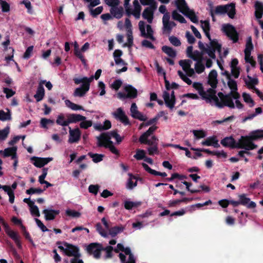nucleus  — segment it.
Masks as SVG:
<instances>
[{"instance_id": "58836bf2", "label": "nucleus", "mask_w": 263, "mask_h": 263, "mask_svg": "<svg viewBox=\"0 0 263 263\" xmlns=\"http://www.w3.org/2000/svg\"><path fill=\"white\" fill-rule=\"evenodd\" d=\"M65 104L67 107L71 108L72 110H84L83 106L81 105H77L72 102H71L69 100H66L65 101Z\"/></svg>"}, {"instance_id": "20e7f679", "label": "nucleus", "mask_w": 263, "mask_h": 263, "mask_svg": "<svg viewBox=\"0 0 263 263\" xmlns=\"http://www.w3.org/2000/svg\"><path fill=\"white\" fill-rule=\"evenodd\" d=\"M206 46L208 47V49L205 52L211 58L214 60L216 59L215 51H217L219 58L222 59L221 45L218 42L216 39H213L212 41L210 42L209 45L206 44Z\"/></svg>"}, {"instance_id": "473e14b6", "label": "nucleus", "mask_w": 263, "mask_h": 263, "mask_svg": "<svg viewBox=\"0 0 263 263\" xmlns=\"http://www.w3.org/2000/svg\"><path fill=\"white\" fill-rule=\"evenodd\" d=\"M247 77L249 80V81L245 80V83L247 85V87L249 89H251L253 90L254 88H256L255 87V85H257L258 84V80L256 78H253L250 76H248Z\"/></svg>"}, {"instance_id": "39448f33", "label": "nucleus", "mask_w": 263, "mask_h": 263, "mask_svg": "<svg viewBox=\"0 0 263 263\" xmlns=\"http://www.w3.org/2000/svg\"><path fill=\"white\" fill-rule=\"evenodd\" d=\"M126 93L119 92L117 93V97L121 100H125L126 99H135L137 97V90L132 85H128L124 87V88Z\"/></svg>"}, {"instance_id": "2eb2a0df", "label": "nucleus", "mask_w": 263, "mask_h": 263, "mask_svg": "<svg viewBox=\"0 0 263 263\" xmlns=\"http://www.w3.org/2000/svg\"><path fill=\"white\" fill-rule=\"evenodd\" d=\"M240 204L247 206L248 209H254L256 206L255 202L251 201L249 198H248L245 194H242L238 195Z\"/></svg>"}, {"instance_id": "a19ab883", "label": "nucleus", "mask_w": 263, "mask_h": 263, "mask_svg": "<svg viewBox=\"0 0 263 263\" xmlns=\"http://www.w3.org/2000/svg\"><path fill=\"white\" fill-rule=\"evenodd\" d=\"M192 63V62L190 60H181L179 62V65L184 71H187L186 70L191 67Z\"/></svg>"}, {"instance_id": "bf43d9fd", "label": "nucleus", "mask_w": 263, "mask_h": 263, "mask_svg": "<svg viewBox=\"0 0 263 263\" xmlns=\"http://www.w3.org/2000/svg\"><path fill=\"white\" fill-rule=\"evenodd\" d=\"M0 6L3 12H7L10 11V5L6 1L0 0Z\"/></svg>"}, {"instance_id": "774afa93", "label": "nucleus", "mask_w": 263, "mask_h": 263, "mask_svg": "<svg viewBox=\"0 0 263 263\" xmlns=\"http://www.w3.org/2000/svg\"><path fill=\"white\" fill-rule=\"evenodd\" d=\"M99 187H100V186L98 184H97V185L91 184L88 187V191L89 193L96 195L98 193Z\"/></svg>"}, {"instance_id": "aec40b11", "label": "nucleus", "mask_w": 263, "mask_h": 263, "mask_svg": "<svg viewBox=\"0 0 263 263\" xmlns=\"http://www.w3.org/2000/svg\"><path fill=\"white\" fill-rule=\"evenodd\" d=\"M52 158H40L36 157H33L31 158V160H34L33 164L37 167H42L48 163L52 161Z\"/></svg>"}, {"instance_id": "13d9d810", "label": "nucleus", "mask_w": 263, "mask_h": 263, "mask_svg": "<svg viewBox=\"0 0 263 263\" xmlns=\"http://www.w3.org/2000/svg\"><path fill=\"white\" fill-rule=\"evenodd\" d=\"M228 85L231 90L235 91L238 89L236 82L231 78L228 80Z\"/></svg>"}, {"instance_id": "69168bd1", "label": "nucleus", "mask_w": 263, "mask_h": 263, "mask_svg": "<svg viewBox=\"0 0 263 263\" xmlns=\"http://www.w3.org/2000/svg\"><path fill=\"white\" fill-rule=\"evenodd\" d=\"M114 250V248L111 246H107L105 248H103V251H106V258H111L112 257V251Z\"/></svg>"}, {"instance_id": "1a4fd4ad", "label": "nucleus", "mask_w": 263, "mask_h": 263, "mask_svg": "<svg viewBox=\"0 0 263 263\" xmlns=\"http://www.w3.org/2000/svg\"><path fill=\"white\" fill-rule=\"evenodd\" d=\"M126 14L128 15L134 16H140L141 11V7L138 0H134L133 5H129L125 8Z\"/></svg>"}, {"instance_id": "ddd939ff", "label": "nucleus", "mask_w": 263, "mask_h": 263, "mask_svg": "<svg viewBox=\"0 0 263 263\" xmlns=\"http://www.w3.org/2000/svg\"><path fill=\"white\" fill-rule=\"evenodd\" d=\"M163 98L166 105L170 109L173 108L176 101L175 92L172 91L170 95L168 92L165 91L163 93Z\"/></svg>"}, {"instance_id": "c9c22d12", "label": "nucleus", "mask_w": 263, "mask_h": 263, "mask_svg": "<svg viewBox=\"0 0 263 263\" xmlns=\"http://www.w3.org/2000/svg\"><path fill=\"white\" fill-rule=\"evenodd\" d=\"M3 190L5 192H7V194L9 197V202L11 203H13L14 201V194L13 191L11 190V187L8 185H5L3 187Z\"/></svg>"}, {"instance_id": "a878e982", "label": "nucleus", "mask_w": 263, "mask_h": 263, "mask_svg": "<svg viewBox=\"0 0 263 263\" xmlns=\"http://www.w3.org/2000/svg\"><path fill=\"white\" fill-rule=\"evenodd\" d=\"M116 137H118L117 130H112L109 132L102 133L100 136L97 137V139L98 141L107 142V140H106V137H109V141H111V137L116 138Z\"/></svg>"}, {"instance_id": "4d7b16f0", "label": "nucleus", "mask_w": 263, "mask_h": 263, "mask_svg": "<svg viewBox=\"0 0 263 263\" xmlns=\"http://www.w3.org/2000/svg\"><path fill=\"white\" fill-rule=\"evenodd\" d=\"M96 230L103 237H106L107 236V233L103 229L100 223H97L96 225Z\"/></svg>"}, {"instance_id": "a18cd8bd", "label": "nucleus", "mask_w": 263, "mask_h": 263, "mask_svg": "<svg viewBox=\"0 0 263 263\" xmlns=\"http://www.w3.org/2000/svg\"><path fill=\"white\" fill-rule=\"evenodd\" d=\"M146 30L147 33H146V35L143 36L146 38L149 39L153 41H155L156 39L153 35V30L150 25H146Z\"/></svg>"}, {"instance_id": "7ed1b4c3", "label": "nucleus", "mask_w": 263, "mask_h": 263, "mask_svg": "<svg viewBox=\"0 0 263 263\" xmlns=\"http://www.w3.org/2000/svg\"><path fill=\"white\" fill-rule=\"evenodd\" d=\"M209 91L213 93L210 99V104H212V103L214 102L215 105L219 108H222L224 106H228L231 108H235V105L232 98L224 99L222 102H220L218 98L216 95V90L214 89H210Z\"/></svg>"}, {"instance_id": "f704fd0d", "label": "nucleus", "mask_w": 263, "mask_h": 263, "mask_svg": "<svg viewBox=\"0 0 263 263\" xmlns=\"http://www.w3.org/2000/svg\"><path fill=\"white\" fill-rule=\"evenodd\" d=\"M255 16H262L263 15V4L259 2L255 3Z\"/></svg>"}, {"instance_id": "e2e57ef3", "label": "nucleus", "mask_w": 263, "mask_h": 263, "mask_svg": "<svg viewBox=\"0 0 263 263\" xmlns=\"http://www.w3.org/2000/svg\"><path fill=\"white\" fill-rule=\"evenodd\" d=\"M81 52L82 51L81 50H74V54L79 59H80L83 64L85 65L86 64V60L84 58V57L81 53Z\"/></svg>"}, {"instance_id": "9b49d317", "label": "nucleus", "mask_w": 263, "mask_h": 263, "mask_svg": "<svg viewBox=\"0 0 263 263\" xmlns=\"http://www.w3.org/2000/svg\"><path fill=\"white\" fill-rule=\"evenodd\" d=\"M143 5H149L147 7L143 13L142 16H153L154 10L156 9L157 6L154 0H139Z\"/></svg>"}, {"instance_id": "6e6d98bb", "label": "nucleus", "mask_w": 263, "mask_h": 263, "mask_svg": "<svg viewBox=\"0 0 263 263\" xmlns=\"http://www.w3.org/2000/svg\"><path fill=\"white\" fill-rule=\"evenodd\" d=\"M192 132L196 139L203 138L206 136L205 133L202 130H193Z\"/></svg>"}, {"instance_id": "4be33fe9", "label": "nucleus", "mask_w": 263, "mask_h": 263, "mask_svg": "<svg viewBox=\"0 0 263 263\" xmlns=\"http://www.w3.org/2000/svg\"><path fill=\"white\" fill-rule=\"evenodd\" d=\"M68 122H65V124H69L70 123H76L78 122L85 120L86 118L80 114H71L67 116Z\"/></svg>"}, {"instance_id": "6e6552de", "label": "nucleus", "mask_w": 263, "mask_h": 263, "mask_svg": "<svg viewBox=\"0 0 263 263\" xmlns=\"http://www.w3.org/2000/svg\"><path fill=\"white\" fill-rule=\"evenodd\" d=\"M215 11L219 14H227L229 16H234L235 14V7L234 4L224 6H219L216 8Z\"/></svg>"}, {"instance_id": "49530a36", "label": "nucleus", "mask_w": 263, "mask_h": 263, "mask_svg": "<svg viewBox=\"0 0 263 263\" xmlns=\"http://www.w3.org/2000/svg\"><path fill=\"white\" fill-rule=\"evenodd\" d=\"M195 69L198 74H200L204 71L205 67L201 60L196 63L195 64Z\"/></svg>"}, {"instance_id": "412c9836", "label": "nucleus", "mask_w": 263, "mask_h": 263, "mask_svg": "<svg viewBox=\"0 0 263 263\" xmlns=\"http://www.w3.org/2000/svg\"><path fill=\"white\" fill-rule=\"evenodd\" d=\"M90 88V84L88 83L86 84H82L81 87L77 88L74 92L73 96L74 97H83L86 92L89 90Z\"/></svg>"}, {"instance_id": "f3484780", "label": "nucleus", "mask_w": 263, "mask_h": 263, "mask_svg": "<svg viewBox=\"0 0 263 263\" xmlns=\"http://www.w3.org/2000/svg\"><path fill=\"white\" fill-rule=\"evenodd\" d=\"M69 128V137L68 139V142L70 143H73L77 142L79 141L81 133L79 128H76L72 129L70 127Z\"/></svg>"}, {"instance_id": "8fccbe9b", "label": "nucleus", "mask_w": 263, "mask_h": 263, "mask_svg": "<svg viewBox=\"0 0 263 263\" xmlns=\"http://www.w3.org/2000/svg\"><path fill=\"white\" fill-rule=\"evenodd\" d=\"M145 157V152L143 149H137L134 157L138 160L144 159Z\"/></svg>"}, {"instance_id": "ea45409f", "label": "nucleus", "mask_w": 263, "mask_h": 263, "mask_svg": "<svg viewBox=\"0 0 263 263\" xmlns=\"http://www.w3.org/2000/svg\"><path fill=\"white\" fill-rule=\"evenodd\" d=\"M88 155L91 158L95 163H98L102 161L104 155L103 154H93L91 152L88 153Z\"/></svg>"}, {"instance_id": "393cba45", "label": "nucleus", "mask_w": 263, "mask_h": 263, "mask_svg": "<svg viewBox=\"0 0 263 263\" xmlns=\"http://www.w3.org/2000/svg\"><path fill=\"white\" fill-rule=\"evenodd\" d=\"M221 144L225 147H229L231 148H237V142L232 137H227L221 140Z\"/></svg>"}, {"instance_id": "2f4dec72", "label": "nucleus", "mask_w": 263, "mask_h": 263, "mask_svg": "<svg viewBox=\"0 0 263 263\" xmlns=\"http://www.w3.org/2000/svg\"><path fill=\"white\" fill-rule=\"evenodd\" d=\"M162 51L171 58H174L176 57V51L171 47L163 46L162 47Z\"/></svg>"}, {"instance_id": "c756f323", "label": "nucleus", "mask_w": 263, "mask_h": 263, "mask_svg": "<svg viewBox=\"0 0 263 263\" xmlns=\"http://www.w3.org/2000/svg\"><path fill=\"white\" fill-rule=\"evenodd\" d=\"M253 49V45L252 43V37L251 36H249L247 39V43L246 44V48L244 51L245 57H248L251 55V52Z\"/></svg>"}, {"instance_id": "79ce46f5", "label": "nucleus", "mask_w": 263, "mask_h": 263, "mask_svg": "<svg viewBox=\"0 0 263 263\" xmlns=\"http://www.w3.org/2000/svg\"><path fill=\"white\" fill-rule=\"evenodd\" d=\"M244 101L249 104V106L250 107H252L255 105V102L254 100L252 99L250 95L247 93L243 92L242 95Z\"/></svg>"}, {"instance_id": "dca6fc26", "label": "nucleus", "mask_w": 263, "mask_h": 263, "mask_svg": "<svg viewBox=\"0 0 263 263\" xmlns=\"http://www.w3.org/2000/svg\"><path fill=\"white\" fill-rule=\"evenodd\" d=\"M63 244L66 247L65 254L68 256H73L74 257L80 254L79 249L78 247L72 244L68 243L67 242H64Z\"/></svg>"}, {"instance_id": "0e129e2a", "label": "nucleus", "mask_w": 263, "mask_h": 263, "mask_svg": "<svg viewBox=\"0 0 263 263\" xmlns=\"http://www.w3.org/2000/svg\"><path fill=\"white\" fill-rule=\"evenodd\" d=\"M43 192L44 190L41 189L31 187L26 191V193L29 195H32L35 193L40 194Z\"/></svg>"}, {"instance_id": "423d86ee", "label": "nucleus", "mask_w": 263, "mask_h": 263, "mask_svg": "<svg viewBox=\"0 0 263 263\" xmlns=\"http://www.w3.org/2000/svg\"><path fill=\"white\" fill-rule=\"evenodd\" d=\"M193 87L198 91L199 94L203 100H204L207 103H211L210 99L213 93L209 90L210 89H213L212 88H209L206 91H205L203 90L202 84L199 82H194L193 84Z\"/></svg>"}, {"instance_id": "09e8293b", "label": "nucleus", "mask_w": 263, "mask_h": 263, "mask_svg": "<svg viewBox=\"0 0 263 263\" xmlns=\"http://www.w3.org/2000/svg\"><path fill=\"white\" fill-rule=\"evenodd\" d=\"M216 136H213L207 138L204 141L201 142L202 145L212 146L214 141L216 139Z\"/></svg>"}, {"instance_id": "c03bdc74", "label": "nucleus", "mask_w": 263, "mask_h": 263, "mask_svg": "<svg viewBox=\"0 0 263 263\" xmlns=\"http://www.w3.org/2000/svg\"><path fill=\"white\" fill-rule=\"evenodd\" d=\"M54 123L53 120L46 119V118H42L40 121L41 126L44 128H48L47 125L48 124L53 125Z\"/></svg>"}, {"instance_id": "9d476101", "label": "nucleus", "mask_w": 263, "mask_h": 263, "mask_svg": "<svg viewBox=\"0 0 263 263\" xmlns=\"http://www.w3.org/2000/svg\"><path fill=\"white\" fill-rule=\"evenodd\" d=\"M176 4L180 11L185 16H196L195 12L189 8L185 0H176Z\"/></svg>"}, {"instance_id": "864d4df0", "label": "nucleus", "mask_w": 263, "mask_h": 263, "mask_svg": "<svg viewBox=\"0 0 263 263\" xmlns=\"http://www.w3.org/2000/svg\"><path fill=\"white\" fill-rule=\"evenodd\" d=\"M168 40L173 45L176 47L180 46L181 44L179 39L178 37L173 35L170 36L168 37Z\"/></svg>"}, {"instance_id": "72a5a7b5", "label": "nucleus", "mask_w": 263, "mask_h": 263, "mask_svg": "<svg viewBox=\"0 0 263 263\" xmlns=\"http://www.w3.org/2000/svg\"><path fill=\"white\" fill-rule=\"evenodd\" d=\"M7 112H5L3 110H0V120L5 121L11 120V112L9 109L6 108Z\"/></svg>"}, {"instance_id": "680f3d73", "label": "nucleus", "mask_w": 263, "mask_h": 263, "mask_svg": "<svg viewBox=\"0 0 263 263\" xmlns=\"http://www.w3.org/2000/svg\"><path fill=\"white\" fill-rule=\"evenodd\" d=\"M9 133V128L5 127L3 130H0V140H5Z\"/></svg>"}, {"instance_id": "3c124183", "label": "nucleus", "mask_w": 263, "mask_h": 263, "mask_svg": "<svg viewBox=\"0 0 263 263\" xmlns=\"http://www.w3.org/2000/svg\"><path fill=\"white\" fill-rule=\"evenodd\" d=\"M127 42L124 44V46H127L130 48L133 45V36L132 31H127Z\"/></svg>"}, {"instance_id": "bb28decb", "label": "nucleus", "mask_w": 263, "mask_h": 263, "mask_svg": "<svg viewBox=\"0 0 263 263\" xmlns=\"http://www.w3.org/2000/svg\"><path fill=\"white\" fill-rule=\"evenodd\" d=\"M128 175L129 178L127 180L126 187L128 190H133L137 185V178L131 173H129Z\"/></svg>"}, {"instance_id": "052dcab7", "label": "nucleus", "mask_w": 263, "mask_h": 263, "mask_svg": "<svg viewBox=\"0 0 263 263\" xmlns=\"http://www.w3.org/2000/svg\"><path fill=\"white\" fill-rule=\"evenodd\" d=\"M192 56V57H191V58L193 60L196 61L197 62L199 61L200 60L201 61H202V54L200 53L199 51H194Z\"/></svg>"}, {"instance_id": "4c0bfd02", "label": "nucleus", "mask_w": 263, "mask_h": 263, "mask_svg": "<svg viewBox=\"0 0 263 263\" xmlns=\"http://www.w3.org/2000/svg\"><path fill=\"white\" fill-rule=\"evenodd\" d=\"M15 151H17V147L13 146L5 148L4 151H1L0 154L3 153L4 157H10Z\"/></svg>"}, {"instance_id": "338daca9", "label": "nucleus", "mask_w": 263, "mask_h": 263, "mask_svg": "<svg viewBox=\"0 0 263 263\" xmlns=\"http://www.w3.org/2000/svg\"><path fill=\"white\" fill-rule=\"evenodd\" d=\"M257 147V145L255 144L252 141L245 146H238V148L245 149L247 151H250L255 149Z\"/></svg>"}, {"instance_id": "f257e3e1", "label": "nucleus", "mask_w": 263, "mask_h": 263, "mask_svg": "<svg viewBox=\"0 0 263 263\" xmlns=\"http://www.w3.org/2000/svg\"><path fill=\"white\" fill-rule=\"evenodd\" d=\"M263 138V130H256L251 133L249 136H241L237 142V148L238 146H245L253 140Z\"/></svg>"}, {"instance_id": "f8f14e48", "label": "nucleus", "mask_w": 263, "mask_h": 263, "mask_svg": "<svg viewBox=\"0 0 263 263\" xmlns=\"http://www.w3.org/2000/svg\"><path fill=\"white\" fill-rule=\"evenodd\" d=\"M109 137L106 138V140H107V142L98 141L97 146L98 147H104L106 148H108L112 154L119 156L120 155L119 151L114 145L113 142L112 141H109Z\"/></svg>"}, {"instance_id": "e433bc0d", "label": "nucleus", "mask_w": 263, "mask_h": 263, "mask_svg": "<svg viewBox=\"0 0 263 263\" xmlns=\"http://www.w3.org/2000/svg\"><path fill=\"white\" fill-rule=\"evenodd\" d=\"M93 76H91L90 78L83 77L82 79L74 78L73 81L75 84H79L80 83L86 84L88 83L90 84V82L93 80Z\"/></svg>"}, {"instance_id": "6ab92c4d", "label": "nucleus", "mask_w": 263, "mask_h": 263, "mask_svg": "<svg viewBox=\"0 0 263 263\" xmlns=\"http://www.w3.org/2000/svg\"><path fill=\"white\" fill-rule=\"evenodd\" d=\"M170 17H162L163 32L170 33L172 29L176 26V23L170 21Z\"/></svg>"}, {"instance_id": "b1692460", "label": "nucleus", "mask_w": 263, "mask_h": 263, "mask_svg": "<svg viewBox=\"0 0 263 263\" xmlns=\"http://www.w3.org/2000/svg\"><path fill=\"white\" fill-rule=\"evenodd\" d=\"M44 81H40L38 85L36 93L34 95V98L37 102H40L43 100L45 96V89L43 87Z\"/></svg>"}, {"instance_id": "a211bd4d", "label": "nucleus", "mask_w": 263, "mask_h": 263, "mask_svg": "<svg viewBox=\"0 0 263 263\" xmlns=\"http://www.w3.org/2000/svg\"><path fill=\"white\" fill-rule=\"evenodd\" d=\"M208 83L211 86V88L215 90L218 84L217 72L216 70H212L209 74Z\"/></svg>"}, {"instance_id": "de8ad7c7", "label": "nucleus", "mask_w": 263, "mask_h": 263, "mask_svg": "<svg viewBox=\"0 0 263 263\" xmlns=\"http://www.w3.org/2000/svg\"><path fill=\"white\" fill-rule=\"evenodd\" d=\"M10 238H11L15 242L16 246L18 249L22 248L21 242L20 240V236L18 233L11 235Z\"/></svg>"}, {"instance_id": "7c9ffc66", "label": "nucleus", "mask_w": 263, "mask_h": 263, "mask_svg": "<svg viewBox=\"0 0 263 263\" xmlns=\"http://www.w3.org/2000/svg\"><path fill=\"white\" fill-rule=\"evenodd\" d=\"M124 229V227L122 226L112 227L109 229V234L112 237H115L118 234L123 232Z\"/></svg>"}, {"instance_id": "5701e85b", "label": "nucleus", "mask_w": 263, "mask_h": 263, "mask_svg": "<svg viewBox=\"0 0 263 263\" xmlns=\"http://www.w3.org/2000/svg\"><path fill=\"white\" fill-rule=\"evenodd\" d=\"M45 215V219L47 221L53 220L55 219L57 215L60 213L59 210L52 209H45L42 211Z\"/></svg>"}, {"instance_id": "4468645a", "label": "nucleus", "mask_w": 263, "mask_h": 263, "mask_svg": "<svg viewBox=\"0 0 263 263\" xmlns=\"http://www.w3.org/2000/svg\"><path fill=\"white\" fill-rule=\"evenodd\" d=\"M113 115L116 119L120 120L124 125L130 124L129 119L121 108H118L113 112Z\"/></svg>"}, {"instance_id": "0eeeda50", "label": "nucleus", "mask_w": 263, "mask_h": 263, "mask_svg": "<svg viewBox=\"0 0 263 263\" xmlns=\"http://www.w3.org/2000/svg\"><path fill=\"white\" fill-rule=\"evenodd\" d=\"M87 251L90 255H92L96 259L101 257V252L103 250V247L101 243L92 242L87 247Z\"/></svg>"}, {"instance_id": "f03ea898", "label": "nucleus", "mask_w": 263, "mask_h": 263, "mask_svg": "<svg viewBox=\"0 0 263 263\" xmlns=\"http://www.w3.org/2000/svg\"><path fill=\"white\" fill-rule=\"evenodd\" d=\"M221 30L230 40L232 41L233 43L238 42L239 35L232 25L223 24Z\"/></svg>"}, {"instance_id": "603ef678", "label": "nucleus", "mask_w": 263, "mask_h": 263, "mask_svg": "<svg viewBox=\"0 0 263 263\" xmlns=\"http://www.w3.org/2000/svg\"><path fill=\"white\" fill-rule=\"evenodd\" d=\"M178 74L180 77V78L186 83L188 85H191L192 83V81L181 70H178Z\"/></svg>"}, {"instance_id": "cd10ccee", "label": "nucleus", "mask_w": 263, "mask_h": 263, "mask_svg": "<svg viewBox=\"0 0 263 263\" xmlns=\"http://www.w3.org/2000/svg\"><path fill=\"white\" fill-rule=\"evenodd\" d=\"M110 8V13L112 15L116 16L117 15H122L123 13V8L119 5H112L109 6Z\"/></svg>"}, {"instance_id": "c85d7f7f", "label": "nucleus", "mask_w": 263, "mask_h": 263, "mask_svg": "<svg viewBox=\"0 0 263 263\" xmlns=\"http://www.w3.org/2000/svg\"><path fill=\"white\" fill-rule=\"evenodd\" d=\"M156 67L157 69V71L158 73L159 74H162L163 76L164 80V83H165V86L166 89L168 90L171 89L170 87V82L166 79V72L164 70V69L159 66V64L157 62L156 63Z\"/></svg>"}, {"instance_id": "37998d69", "label": "nucleus", "mask_w": 263, "mask_h": 263, "mask_svg": "<svg viewBox=\"0 0 263 263\" xmlns=\"http://www.w3.org/2000/svg\"><path fill=\"white\" fill-rule=\"evenodd\" d=\"M68 122V119L66 120L65 119V116L63 114H61L59 115L58 116L57 120H56V123L58 125L62 126H68L69 124H65V122Z\"/></svg>"}, {"instance_id": "5fc2aeb1", "label": "nucleus", "mask_w": 263, "mask_h": 263, "mask_svg": "<svg viewBox=\"0 0 263 263\" xmlns=\"http://www.w3.org/2000/svg\"><path fill=\"white\" fill-rule=\"evenodd\" d=\"M92 125V122L91 120H85L81 121L80 123V127L83 129H87Z\"/></svg>"}]
</instances>
